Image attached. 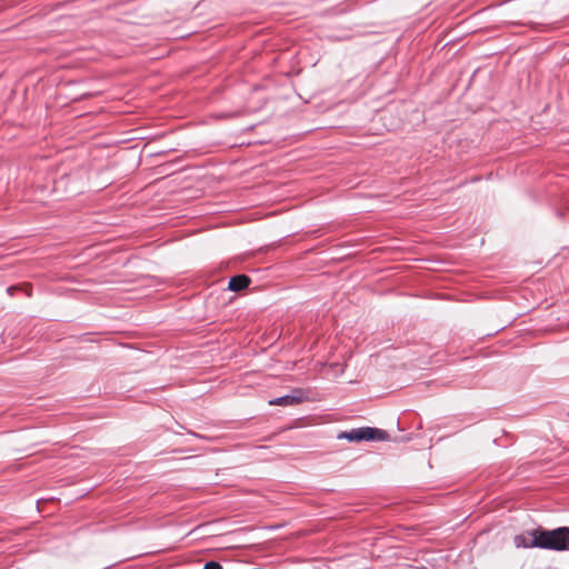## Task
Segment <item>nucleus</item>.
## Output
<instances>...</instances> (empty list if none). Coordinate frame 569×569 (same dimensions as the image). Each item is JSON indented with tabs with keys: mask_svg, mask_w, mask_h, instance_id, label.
<instances>
[{
	"mask_svg": "<svg viewBox=\"0 0 569 569\" xmlns=\"http://www.w3.org/2000/svg\"><path fill=\"white\" fill-rule=\"evenodd\" d=\"M531 546L539 549L565 551L569 550V527H559L552 530L537 528L528 531Z\"/></svg>",
	"mask_w": 569,
	"mask_h": 569,
	"instance_id": "1",
	"label": "nucleus"
},
{
	"mask_svg": "<svg viewBox=\"0 0 569 569\" xmlns=\"http://www.w3.org/2000/svg\"><path fill=\"white\" fill-rule=\"evenodd\" d=\"M303 400V392L301 389H295L292 393L282 397L273 398L269 401L270 406H293Z\"/></svg>",
	"mask_w": 569,
	"mask_h": 569,
	"instance_id": "2",
	"label": "nucleus"
},
{
	"mask_svg": "<svg viewBox=\"0 0 569 569\" xmlns=\"http://www.w3.org/2000/svg\"><path fill=\"white\" fill-rule=\"evenodd\" d=\"M361 439L362 441H387L389 440V433L378 428L361 427Z\"/></svg>",
	"mask_w": 569,
	"mask_h": 569,
	"instance_id": "3",
	"label": "nucleus"
},
{
	"mask_svg": "<svg viewBox=\"0 0 569 569\" xmlns=\"http://www.w3.org/2000/svg\"><path fill=\"white\" fill-rule=\"evenodd\" d=\"M251 283V279L247 274H236L230 278L228 289L234 292H239Z\"/></svg>",
	"mask_w": 569,
	"mask_h": 569,
	"instance_id": "4",
	"label": "nucleus"
},
{
	"mask_svg": "<svg viewBox=\"0 0 569 569\" xmlns=\"http://www.w3.org/2000/svg\"><path fill=\"white\" fill-rule=\"evenodd\" d=\"M338 439H346L350 442H360L361 439V428L351 429L349 431H342L338 435Z\"/></svg>",
	"mask_w": 569,
	"mask_h": 569,
	"instance_id": "5",
	"label": "nucleus"
},
{
	"mask_svg": "<svg viewBox=\"0 0 569 569\" xmlns=\"http://www.w3.org/2000/svg\"><path fill=\"white\" fill-rule=\"evenodd\" d=\"M531 538H527L525 535H517L515 537V545L518 548H536L535 546H531Z\"/></svg>",
	"mask_w": 569,
	"mask_h": 569,
	"instance_id": "6",
	"label": "nucleus"
},
{
	"mask_svg": "<svg viewBox=\"0 0 569 569\" xmlns=\"http://www.w3.org/2000/svg\"><path fill=\"white\" fill-rule=\"evenodd\" d=\"M203 569H223L222 566L217 561H209L204 565Z\"/></svg>",
	"mask_w": 569,
	"mask_h": 569,
	"instance_id": "7",
	"label": "nucleus"
},
{
	"mask_svg": "<svg viewBox=\"0 0 569 569\" xmlns=\"http://www.w3.org/2000/svg\"><path fill=\"white\" fill-rule=\"evenodd\" d=\"M16 289H17L16 287H9V288H8V292L11 295V292H12L13 290H16Z\"/></svg>",
	"mask_w": 569,
	"mask_h": 569,
	"instance_id": "8",
	"label": "nucleus"
}]
</instances>
